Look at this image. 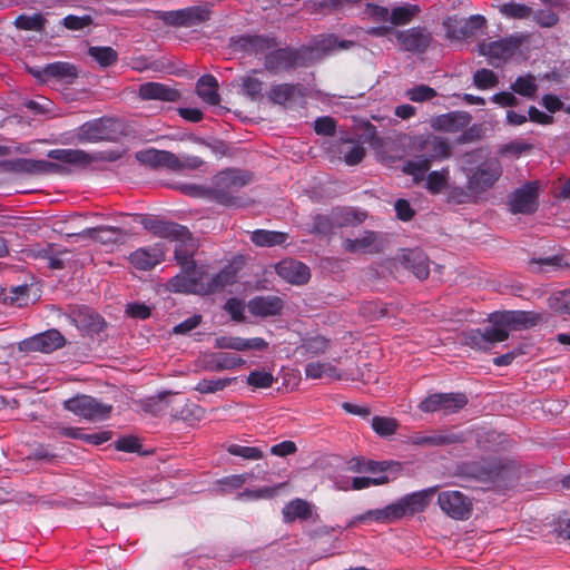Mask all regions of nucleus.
I'll list each match as a JSON object with an SVG mask.
<instances>
[{
    "label": "nucleus",
    "instance_id": "obj_1",
    "mask_svg": "<svg viewBox=\"0 0 570 570\" xmlns=\"http://www.w3.org/2000/svg\"><path fill=\"white\" fill-rule=\"evenodd\" d=\"M438 485L430 487L420 491H415L401 497L397 501L387 504L382 509H373L371 511L373 522L392 523L405 515H413L423 512L430 504Z\"/></svg>",
    "mask_w": 570,
    "mask_h": 570
},
{
    "label": "nucleus",
    "instance_id": "obj_2",
    "mask_svg": "<svg viewBox=\"0 0 570 570\" xmlns=\"http://www.w3.org/2000/svg\"><path fill=\"white\" fill-rule=\"evenodd\" d=\"M315 49L301 47L298 49L274 48L264 57V68L272 75L289 72L298 67H305L313 62Z\"/></svg>",
    "mask_w": 570,
    "mask_h": 570
},
{
    "label": "nucleus",
    "instance_id": "obj_3",
    "mask_svg": "<svg viewBox=\"0 0 570 570\" xmlns=\"http://www.w3.org/2000/svg\"><path fill=\"white\" fill-rule=\"evenodd\" d=\"M248 181L249 178L243 170H222L214 177L209 197L220 205L233 206L237 200L236 194Z\"/></svg>",
    "mask_w": 570,
    "mask_h": 570
},
{
    "label": "nucleus",
    "instance_id": "obj_4",
    "mask_svg": "<svg viewBox=\"0 0 570 570\" xmlns=\"http://www.w3.org/2000/svg\"><path fill=\"white\" fill-rule=\"evenodd\" d=\"M503 169L495 158L487 159L474 168L465 169L466 187L479 198L494 187Z\"/></svg>",
    "mask_w": 570,
    "mask_h": 570
},
{
    "label": "nucleus",
    "instance_id": "obj_5",
    "mask_svg": "<svg viewBox=\"0 0 570 570\" xmlns=\"http://www.w3.org/2000/svg\"><path fill=\"white\" fill-rule=\"evenodd\" d=\"M122 134L120 122L111 117H100L83 122L77 129L79 142L116 141Z\"/></svg>",
    "mask_w": 570,
    "mask_h": 570
},
{
    "label": "nucleus",
    "instance_id": "obj_6",
    "mask_svg": "<svg viewBox=\"0 0 570 570\" xmlns=\"http://www.w3.org/2000/svg\"><path fill=\"white\" fill-rule=\"evenodd\" d=\"M156 18L174 28H194L210 19L207 6H193L178 10L157 11Z\"/></svg>",
    "mask_w": 570,
    "mask_h": 570
},
{
    "label": "nucleus",
    "instance_id": "obj_7",
    "mask_svg": "<svg viewBox=\"0 0 570 570\" xmlns=\"http://www.w3.org/2000/svg\"><path fill=\"white\" fill-rule=\"evenodd\" d=\"M521 41L515 37H505L494 41H481L478 43L479 53L484 56L494 68L505 65L519 50Z\"/></svg>",
    "mask_w": 570,
    "mask_h": 570
},
{
    "label": "nucleus",
    "instance_id": "obj_8",
    "mask_svg": "<svg viewBox=\"0 0 570 570\" xmlns=\"http://www.w3.org/2000/svg\"><path fill=\"white\" fill-rule=\"evenodd\" d=\"M63 407L75 415L89 421H104L110 416L112 405L100 402L90 395H77L63 402Z\"/></svg>",
    "mask_w": 570,
    "mask_h": 570
},
{
    "label": "nucleus",
    "instance_id": "obj_9",
    "mask_svg": "<svg viewBox=\"0 0 570 570\" xmlns=\"http://www.w3.org/2000/svg\"><path fill=\"white\" fill-rule=\"evenodd\" d=\"M507 466L499 459H488L464 463L460 466V474L479 482L494 484L504 476Z\"/></svg>",
    "mask_w": 570,
    "mask_h": 570
},
{
    "label": "nucleus",
    "instance_id": "obj_10",
    "mask_svg": "<svg viewBox=\"0 0 570 570\" xmlns=\"http://www.w3.org/2000/svg\"><path fill=\"white\" fill-rule=\"evenodd\" d=\"M438 504L443 513L459 521L468 520L473 511L472 499L458 490L440 492Z\"/></svg>",
    "mask_w": 570,
    "mask_h": 570
},
{
    "label": "nucleus",
    "instance_id": "obj_11",
    "mask_svg": "<svg viewBox=\"0 0 570 570\" xmlns=\"http://www.w3.org/2000/svg\"><path fill=\"white\" fill-rule=\"evenodd\" d=\"M468 404L464 393H433L424 397L419 409L424 413L443 411L445 414L456 413Z\"/></svg>",
    "mask_w": 570,
    "mask_h": 570
},
{
    "label": "nucleus",
    "instance_id": "obj_12",
    "mask_svg": "<svg viewBox=\"0 0 570 570\" xmlns=\"http://www.w3.org/2000/svg\"><path fill=\"white\" fill-rule=\"evenodd\" d=\"M487 24V20L481 14H472L468 19L458 16L448 17L443 21L445 36L450 40H462L474 36Z\"/></svg>",
    "mask_w": 570,
    "mask_h": 570
},
{
    "label": "nucleus",
    "instance_id": "obj_13",
    "mask_svg": "<svg viewBox=\"0 0 570 570\" xmlns=\"http://www.w3.org/2000/svg\"><path fill=\"white\" fill-rule=\"evenodd\" d=\"M206 272L203 267H183V271L169 279L168 289L173 293L202 295L203 279Z\"/></svg>",
    "mask_w": 570,
    "mask_h": 570
},
{
    "label": "nucleus",
    "instance_id": "obj_14",
    "mask_svg": "<svg viewBox=\"0 0 570 570\" xmlns=\"http://www.w3.org/2000/svg\"><path fill=\"white\" fill-rule=\"evenodd\" d=\"M66 345L65 336L56 328L47 330L19 343L22 352L51 353Z\"/></svg>",
    "mask_w": 570,
    "mask_h": 570
},
{
    "label": "nucleus",
    "instance_id": "obj_15",
    "mask_svg": "<svg viewBox=\"0 0 570 570\" xmlns=\"http://www.w3.org/2000/svg\"><path fill=\"white\" fill-rule=\"evenodd\" d=\"M396 39L401 48L411 53H424L434 42L431 31L421 26L397 31Z\"/></svg>",
    "mask_w": 570,
    "mask_h": 570
},
{
    "label": "nucleus",
    "instance_id": "obj_16",
    "mask_svg": "<svg viewBox=\"0 0 570 570\" xmlns=\"http://www.w3.org/2000/svg\"><path fill=\"white\" fill-rule=\"evenodd\" d=\"M509 209L512 214H532L538 208V184L535 181L527 183L515 189L508 200Z\"/></svg>",
    "mask_w": 570,
    "mask_h": 570
},
{
    "label": "nucleus",
    "instance_id": "obj_17",
    "mask_svg": "<svg viewBox=\"0 0 570 570\" xmlns=\"http://www.w3.org/2000/svg\"><path fill=\"white\" fill-rule=\"evenodd\" d=\"M142 227L157 237L176 240L179 236H187L188 228L177 223L159 219L154 216H141Z\"/></svg>",
    "mask_w": 570,
    "mask_h": 570
},
{
    "label": "nucleus",
    "instance_id": "obj_18",
    "mask_svg": "<svg viewBox=\"0 0 570 570\" xmlns=\"http://www.w3.org/2000/svg\"><path fill=\"white\" fill-rule=\"evenodd\" d=\"M275 271L282 279L292 285H304L311 278L309 267L294 258L282 259L275 265Z\"/></svg>",
    "mask_w": 570,
    "mask_h": 570
},
{
    "label": "nucleus",
    "instance_id": "obj_19",
    "mask_svg": "<svg viewBox=\"0 0 570 570\" xmlns=\"http://www.w3.org/2000/svg\"><path fill=\"white\" fill-rule=\"evenodd\" d=\"M246 361L239 355L230 352H213L205 354L199 360V365L204 371L220 372L234 370L243 366Z\"/></svg>",
    "mask_w": 570,
    "mask_h": 570
},
{
    "label": "nucleus",
    "instance_id": "obj_20",
    "mask_svg": "<svg viewBox=\"0 0 570 570\" xmlns=\"http://www.w3.org/2000/svg\"><path fill=\"white\" fill-rule=\"evenodd\" d=\"M472 117L468 111L454 110L431 118V127L436 131L455 134L465 129Z\"/></svg>",
    "mask_w": 570,
    "mask_h": 570
},
{
    "label": "nucleus",
    "instance_id": "obj_21",
    "mask_svg": "<svg viewBox=\"0 0 570 570\" xmlns=\"http://www.w3.org/2000/svg\"><path fill=\"white\" fill-rule=\"evenodd\" d=\"M305 87L301 83L272 85L266 92L268 101L274 105L287 106L305 97Z\"/></svg>",
    "mask_w": 570,
    "mask_h": 570
},
{
    "label": "nucleus",
    "instance_id": "obj_22",
    "mask_svg": "<svg viewBox=\"0 0 570 570\" xmlns=\"http://www.w3.org/2000/svg\"><path fill=\"white\" fill-rule=\"evenodd\" d=\"M138 96L141 100H159L163 102H176L180 99V92L176 88L155 81L141 83Z\"/></svg>",
    "mask_w": 570,
    "mask_h": 570
},
{
    "label": "nucleus",
    "instance_id": "obj_23",
    "mask_svg": "<svg viewBox=\"0 0 570 570\" xmlns=\"http://www.w3.org/2000/svg\"><path fill=\"white\" fill-rule=\"evenodd\" d=\"M69 317L72 324L85 334L99 333L104 328V318L89 307L73 309Z\"/></svg>",
    "mask_w": 570,
    "mask_h": 570
},
{
    "label": "nucleus",
    "instance_id": "obj_24",
    "mask_svg": "<svg viewBox=\"0 0 570 570\" xmlns=\"http://www.w3.org/2000/svg\"><path fill=\"white\" fill-rule=\"evenodd\" d=\"M234 45L249 55H266L278 46L275 37L262 35L240 36L234 41Z\"/></svg>",
    "mask_w": 570,
    "mask_h": 570
},
{
    "label": "nucleus",
    "instance_id": "obj_25",
    "mask_svg": "<svg viewBox=\"0 0 570 570\" xmlns=\"http://www.w3.org/2000/svg\"><path fill=\"white\" fill-rule=\"evenodd\" d=\"M214 346L220 350L234 351H264L268 343L262 337L244 338L239 336H218L215 338Z\"/></svg>",
    "mask_w": 570,
    "mask_h": 570
},
{
    "label": "nucleus",
    "instance_id": "obj_26",
    "mask_svg": "<svg viewBox=\"0 0 570 570\" xmlns=\"http://www.w3.org/2000/svg\"><path fill=\"white\" fill-rule=\"evenodd\" d=\"M248 311L254 316L268 317L279 315L284 308V302L279 296H255L247 304Z\"/></svg>",
    "mask_w": 570,
    "mask_h": 570
},
{
    "label": "nucleus",
    "instance_id": "obj_27",
    "mask_svg": "<svg viewBox=\"0 0 570 570\" xmlns=\"http://www.w3.org/2000/svg\"><path fill=\"white\" fill-rule=\"evenodd\" d=\"M165 253L159 245L140 247L129 256L130 264L140 271H150L164 261Z\"/></svg>",
    "mask_w": 570,
    "mask_h": 570
},
{
    "label": "nucleus",
    "instance_id": "obj_28",
    "mask_svg": "<svg viewBox=\"0 0 570 570\" xmlns=\"http://www.w3.org/2000/svg\"><path fill=\"white\" fill-rule=\"evenodd\" d=\"M236 282V271L226 265L215 275H207L203 279L202 296L223 292L227 286Z\"/></svg>",
    "mask_w": 570,
    "mask_h": 570
},
{
    "label": "nucleus",
    "instance_id": "obj_29",
    "mask_svg": "<svg viewBox=\"0 0 570 570\" xmlns=\"http://www.w3.org/2000/svg\"><path fill=\"white\" fill-rule=\"evenodd\" d=\"M136 158L141 164L148 165L154 168L161 167L171 170V167L178 166V156L167 150L149 148L137 153Z\"/></svg>",
    "mask_w": 570,
    "mask_h": 570
},
{
    "label": "nucleus",
    "instance_id": "obj_30",
    "mask_svg": "<svg viewBox=\"0 0 570 570\" xmlns=\"http://www.w3.org/2000/svg\"><path fill=\"white\" fill-rule=\"evenodd\" d=\"M403 264L419 279H425L430 275V261L423 250L406 249L403 254Z\"/></svg>",
    "mask_w": 570,
    "mask_h": 570
},
{
    "label": "nucleus",
    "instance_id": "obj_31",
    "mask_svg": "<svg viewBox=\"0 0 570 570\" xmlns=\"http://www.w3.org/2000/svg\"><path fill=\"white\" fill-rule=\"evenodd\" d=\"M539 315L528 311H508L495 317V323L513 328H529L539 321Z\"/></svg>",
    "mask_w": 570,
    "mask_h": 570
},
{
    "label": "nucleus",
    "instance_id": "obj_32",
    "mask_svg": "<svg viewBox=\"0 0 570 570\" xmlns=\"http://www.w3.org/2000/svg\"><path fill=\"white\" fill-rule=\"evenodd\" d=\"M261 70L253 69L238 78L240 94L252 101H262L264 98V81L257 77Z\"/></svg>",
    "mask_w": 570,
    "mask_h": 570
},
{
    "label": "nucleus",
    "instance_id": "obj_33",
    "mask_svg": "<svg viewBox=\"0 0 570 570\" xmlns=\"http://www.w3.org/2000/svg\"><path fill=\"white\" fill-rule=\"evenodd\" d=\"M79 235L88 236L104 245H114L122 242L126 233L119 227L98 226L94 228H86Z\"/></svg>",
    "mask_w": 570,
    "mask_h": 570
},
{
    "label": "nucleus",
    "instance_id": "obj_34",
    "mask_svg": "<svg viewBox=\"0 0 570 570\" xmlns=\"http://www.w3.org/2000/svg\"><path fill=\"white\" fill-rule=\"evenodd\" d=\"M45 75H48V81L56 80L66 83H73L78 78V68L67 61H56L45 66Z\"/></svg>",
    "mask_w": 570,
    "mask_h": 570
},
{
    "label": "nucleus",
    "instance_id": "obj_35",
    "mask_svg": "<svg viewBox=\"0 0 570 570\" xmlns=\"http://www.w3.org/2000/svg\"><path fill=\"white\" fill-rule=\"evenodd\" d=\"M423 155L431 161L444 160L451 156L449 142L439 136L428 137L420 145Z\"/></svg>",
    "mask_w": 570,
    "mask_h": 570
},
{
    "label": "nucleus",
    "instance_id": "obj_36",
    "mask_svg": "<svg viewBox=\"0 0 570 570\" xmlns=\"http://www.w3.org/2000/svg\"><path fill=\"white\" fill-rule=\"evenodd\" d=\"M175 246V259L181 267L196 266L194 255L196 252V244L188 230L187 236H179L176 240Z\"/></svg>",
    "mask_w": 570,
    "mask_h": 570
},
{
    "label": "nucleus",
    "instance_id": "obj_37",
    "mask_svg": "<svg viewBox=\"0 0 570 570\" xmlns=\"http://www.w3.org/2000/svg\"><path fill=\"white\" fill-rule=\"evenodd\" d=\"M48 157L70 165H89L98 159L95 155L81 149H52L48 153Z\"/></svg>",
    "mask_w": 570,
    "mask_h": 570
},
{
    "label": "nucleus",
    "instance_id": "obj_38",
    "mask_svg": "<svg viewBox=\"0 0 570 570\" xmlns=\"http://www.w3.org/2000/svg\"><path fill=\"white\" fill-rule=\"evenodd\" d=\"M196 92L204 102L210 106H217L220 102L218 81L212 75H204L197 80Z\"/></svg>",
    "mask_w": 570,
    "mask_h": 570
},
{
    "label": "nucleus",
    "instance_id": "obj_39",
    "mask_svg": "<svg viewBox=\"0 0 570 570\" xmlns=\"http://www.w3.org/2000/svg\"><path fill=\"white\" fill-rule=\"evenodd\" d=\"M312 505L303 499H294L283 508V520L292 523L295 520L306 521L312 517Z\"/></svg>",
    "mask_w": 570,
    "mask_h": 570
},
{
    "label": "nucleus",
    "instance_id": "obj_40",
    "mask_svg": "<svg viewBox=\"0 0 570 570\" xmlns=\"http://www.w3.org/2000/svg\"><path fill=\"white\" fill-rule=\"evenodd\" d=\"M11 168L20 174H46L57 168V165L47 160L19 158L12 161Z\"/></svg>",
    "mask_w": 570,
    "mask_h": 570
},
{
    "label": "nucleus",
    "instance_id": "obj_41",
    "mask_svg": "<svg viewBox=\"0 0 570 570\" xmlns=\"http://www.w3.org/2000/svg\"><path fill=\"white\" fill-rule=\"evenodd\" d=\"M249 238L258 247H274L285 244L288 234L277 230L255 229L250 233Z\"/></svg>",
    "mask_w": 570,
    "mask_h": 570
},
{
    "label": "nucleus",
    "instance_id": "obj_42",
    "mask_svg": "<svg viewBox=\"0 0 570 570\" xmlns=\"http://www.w3.org/2000/svg\"><path fill=\"white\" fill-rule=\"evenodd\" d=\"M375 242H376V234L372 230H366L358 238L344 239L343 248H344V250H346L348 253H373L376 250Z\"/></svg>",
    "mask_w": 570,
    "mask_h": 570
},
{
    "label": "nucleus",
    "instance_id": "obj_43",
    "mask_svg": "<svg viewBox=\"0 0 570 570\" xmlns=\"http://www.w3.org/2000/svg\"><path fill=\"white\" fill-rule=\"evenodd\" d=\"M305 376L311 380H318L327 376L332 380H341L338 370L328 362H309L305 365Z\"/></svg>",
    "mask_w": 570,
    "mask_h": 570
},
{
    "label": "nucleus",
    "instance_id": "obj_44",
    "mask_svg": "<svg viewBox=\"0 0 570 570\" xmlns=\"http://www.w3.org/2000/svg\"><path fill=\"white\" fill-rule=\"evenodd\" d=\"M431 161L422 154L407 160L403 165V173L413 177L415 183L423 180L426 171L431 167Z\"/></svg>",
    "mask_w": 570,
    "mask_h": 570
},
{
    "label": "nucleus",
    "instance_id": "obj_45",
    "mask_svg": "<svg viewBox=\"0 0 570 570\" xmlns=\"http://www.w3.org/2000/svg\"><path fill=\"white\" fill-rule=\"evenodd\" d=\"M88 55L101 67L108 68L118 61V52L109 46H92Z\"/></svg>",
    "mask_w": 570,
    "mask_h": 570
},
{
    "label": "nucleus",
    "instance_id": "obj_46",
    "mask_svg": "<svg viewBox=\"0 0 570 570\" xmlns=\"http://www.w3.org/2000/svg\"><path fill=\"white\" fill-rule=\"evenodd\" d=\"M421 11L417 4L404 3L395 7L390 12V21L392 24L402 26L409 23Z\"/></svg>",
    "mask_w": 570,
    "mask_h": 570
},
{
    "label": "nucleus",
    "instance_id": "obj_47",
    "mask_svg": "<svg viewBox=\"0 0 570 570\" xmlns=\"http://www.w3.org/2000/svg\"><path fill=\"white\" fill-rule=\"evenodd\" d=\"M284 485V483H281L278 485L274 487H263L259 489H245L244 491L239 492L236 497L239 501H255L261 499H272L277 493L278 490Z\"/></svg>",
    "mask_w": 570,
    "mask_h": 570
},
{
    "label": "nucleus",
    "instance_id": "obj_48",
    "mask_svg": "<svg viewBox=\"0 0 570 570\" xmlns=\"http://www.w3.org/2000/svg\"><path fill=\"white\" fill-rule=\"evenodd\" d=\"M450 170L448 167L428 174L425 188L433 195L441 193L448 185Z\"/></svg>",
    "mask_w": 570,
    "mask_h": 570
},
{
    "label": "nucleus",
    "instance_id": "obj_49",
    "mask_svg": "<svg viewBox=\"0 0 570 570\" xmlns=\"http://www.w3.org/2000/svg\"><path fill=\"white\" fill-rule=\"evenodd\" d=\"M250 478L252 474L249 473L225 476L216 482V491L220 494L229 493L233 490L240 489L248 480H250Z\"/></svg>",
    "mask_w": 570,
    "mask_h": 570
},
{
    "label": "nucleus",
    "instance_id": "obj_50",
    "mask_svg": "<svg viewBox=\"0 0 570 570\" xmlns=\"http://www.w3.org/2000/svg\"><path fill=\"white\" fill-rule=\"evenodd\" d=\"M511 88L520 96L533 98L538 90L537 79L531 73L519 76L511 85Z\"/></svg>",
    "mask_w": 570,
    "mask_h": 570
},
{
    "label": "nucleus",
    "instance_id": "obj_51",
    "mask_svg": "<svg viewBox=\"0 0 570 570\" xmlns=\"http://www.w3.org/2000/svg\"><path fill=\"white\" fill-rule=\"evenodd\" d=\"M343 144H350L347 149L341 150L343 154V160L348 166H355L360 164L365 157V149L361 142L354 141L350 138H342Z\"/></svg>",
    "mask_w": 570,
    "mask_h": 570
},
{
    "label": "nucleus",
    "instance_id": "obj_52",
    "mask_svg": "<svg viewBox=\"0 0 570 570\" xmlns=\"http://www.w3.org/2000/svg\"><path fill=\"white\" fill-rule=\"evenodd\" d=\"M47 20L41 13H33L31 16L20 14L14 20V26L20 30L26 31H42Z\"/></svg>",
    "mask_w": 570,
    "mask_h": 570
},
{
    "label": "nucleus",
    "instance_id": "obj_53",
    "mask_svg": "<svg viewBox=\"0 0 570 570\" xmlns=\"http://www.w3.org/2000/svg\"><path fill=\"white\" fill-rule=\"evenodd\" d=\"M371 425L377 435L385 438L396 432L399 423L393 417L375 415L372 419Z\"/></svg>",
    "mask_w": 570,
    "mask_h": 570
},
{
    "label": "nucleus",
    "instance_id": "obj_54",
    "mask_svg": "<svg viewBox=\"0 0 570 570\" xmlns=\"http://www.w3.org/2000/svg\"><path fill=\"white\" fill-rule=\"evenodd\" d=\"M448 202L455 205H463L468 203H475L478 200L476 195L469 190V188L462 186H452L448 190Z\"/></svg>",
    "mask_w": 570,
    "mask_h": 570
},
{
    "label": "nucleus",
    "instance_id": "obj_55",
    "mask_svg": "<svg viewBox=\"0 0 570 570\" xmlns=\"http://www.w3.org/2000/svg\"><path fill=\"white\" fill-rule=\"evenodd\" d=\"M503 16L512 19H528L532 16V8L514 1L503 3L500 8Z\"/></svg>",
    "mask_w": 570,
    "mask_h": 570
},
{
    "label": "nucleus",
    "instance_id": "obj_56",
    "mask_svg": "<svg viewBox=\"0 0 570 570\" xmlns=\"http://www.w3.org/2000/svg\"><path fill=\"white\" fill-rule=\"evenodd\" d=\"M499 83L498 76L490 69L482 68L474 72L473 85L481 90L497 87Z\"/></svg>",
    "mask_w": 570,
    "mask_h": 570
},
{
    "label": "nucleus",
    "instance_id": "obj_57",
    "mask_svg": "<svg viewBox=\"0 0 570 570\" xmlns=\"http://www.w3.org/2000/svg\"><path fill=\"white\" fill-rule=\"evenodd\" d=\"M464 438L462 434L449 431L433 432L429 435V446H444L455 443H462Z\"/></svg>",
    "mask_w": 570,
    "mask_h": 570
},
{
    "label": "nucleus",
    "instance_id": "obj_58",
    "mask_svg": "<svg viewBox=\"0 0 570 570\" xmlns=\"http://www.w3.org/2000/svg\"><path fill=\"white\" fill-rule=\"evenodd\" d=\"M234 379H203L200 380L197 385L195 386V390L202 394H209V393H216L218 391H223L225 387H227Z\"/></svg>",
    "mask_w": 570,
    "mask_h": 570
},
{
    "label": "nucleus",
    "instance_id": "obj_59",
    "mask_svg": "<svg viewBox=\"0 0 570 570\" xmlns=\"http://www.w3.org/2000/svg\"><path fill=\"white\" fill-rule=\"evenodd\" d=\"M405 96L413 102H425L435 98L438 92L428 85H416L407 89Z\"/></svg>",
    "mask_w": 570,
    "mask_h": 570
},
{
    "label": "nucleus",
    "instance_id": "obj_60",
    "mask_svg": "<svg viewBox=\"0 0 570 570\" xmlns=\"http://www.w3.org/2000/svg\"><path fill=\"white\" fill-rule=\"evenodd\" d=\"M549 306L559 314L570 315V288L550 296Z\"/></svg>",
    "mask_w": 570,
    "mask_h": 570
},
{
    "label": "nucleus",
    "instance_id": "obj_61",
    "mask_svg": "<svg viewBox=\"0 0 570 570\" xmlns=\"http://www.w3.org/2000/svg\"><path fill=\"white\" fill-rule=\"evenodd\" d=\"M352 46H354L353 41H351V40L338 41L336 37L331 35V36H327V37L321 39L316 43V48H314V49H315V53H316L320 50L323 52H328V51H332L335 49H348Z\"/></svg>",
    "mask_w": 570,
    "mask_h": 570
},
{
    "label": "nucleus",
    "instance_id": "obj_62",
    "mask_svg": "<svg viewBox=\"0 0 570 570\" xmlns=\"http://www.w3.org/2000/svg\"><path fill=\"white\" fill-rule=\"evenodd\" d=\"M274 383V376L267 371H252L247 376V384L254 389H268Z\"/></svg>",
    "mask_w": 570,
    "mask_h": 570
},
{
    "label": "nucleus",
    "instance_id": "obj_63",
    "mask_svg": "<svg viewBox=\"0 0 570 570\" xmlns=\"http://www.w3.org/2000/svg\"><path fill=\"white\" fill-rule=\"evenodd\" d=\"M227 452L235 456H240L245 460H261L263 451L257 446H244L239 444H230Z\"/></svg>",
    "mask_w": 570,
    "mask_h": 570
},
{
    "label": "nucleus",
    "instance_id": "obj_64",
    "mask_svg": "<svg viewBox=\"0 0 570 570\" xmlns=\"http://www.w3.org/2000/svg\"><path fill=\"white\" fill-rule=\"evenodd\" d=\"M302 347L312 356L324 354L328 347V340L323 336H313L304 341Z\"/></svg>",
    "mask_w": 570,
    "mask_h": 570
}]
</instances>
